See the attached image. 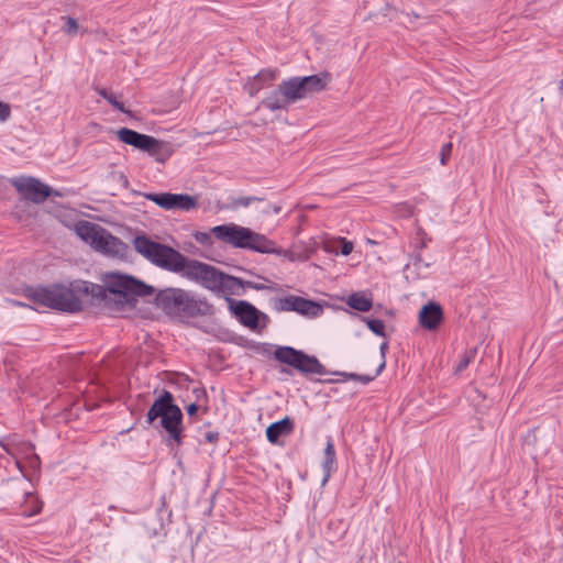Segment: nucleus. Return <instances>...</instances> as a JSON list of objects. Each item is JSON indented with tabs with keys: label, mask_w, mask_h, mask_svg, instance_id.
<instances>
[{
	"label": "nucleus",
	"mask_w": 563,
	"mask_h": 563,
	"mask_svg": "<svg viewBox=\"0 0 563 563\" xmlns=\"http://www.w3.org/2000/svg\"><path fill=\"white\" fill-rule=\"evenodd\" d=\"M104 287L78 280L69 287L54 285L52 287L33 288L29 290L27 297L38 307L56 309L66 312H77L82 309V297L106 296L109 291L114 295H122L126 299L135 296L144 297L152 295L153 287L128 275L110 273L104 276Z\"/></svg>",
	"instance_id": "obj_1"
},
{
	"label": "nucleus",
	"mask_w": 563,
	"mask_h": 563,
	"mask_svg": "<svg viewBox=\"0 0 563 563\" xmlns=\"http://www.w3.org/2000/svg\"><path fill=\"white\" fill-rule=\"evenodd\" d=\"M161 418L162 427L168 432L169 438L180 443L183 413L178 406L174 404L172 393L164 390L154 401L146 415V421L152 423Z\"/></svg>",
	"instance_id": "obj_2"
},
{
	"label": "nucleus",
	"mask_w": 563,
	"mask_h": 563,
	"mask_svg": "<svg viewBox=\"0 0 563 563\" xmlns=\"http://www.w3.org/2000/svg\"><path fill=\"white\" fill-rule=\"evenodd\" d=\"M118 140L140 151L154 156L155 161L164 164L174 153L172 145L154 136L139 133L129 128H121L115 131Z\"/></svg>",
	"instance_id": "obj_3"
},
{
	"label": "nucleus",
	"mask_w": 563,
	"mask_h": 563,
	"mask_svg": "<svg viewBox=\"0 0 563 563\" xmlns=\"http://www.w3.org/2000/svg\"><path fill=\"white\" fill-rule=\"evenodd\" d=\"M274 357L278 362L294 367L306 376L313 374H328L327 368L319 362L316 356L308 355L302 351L296 350L291 346H278L274 351Z\"/></svg>",
	"instance_id": "obj_4"
},
{
	"label": "nucleus",
	"mask_w": 563,
	"mask_h": 563,
	"mask_svg": "<svg viewBox=\"0 0 563 563\" xmlns=\"http://www.w3.org/2000/svg\"><path fill=\"white\" fill-rule=\"evenodd\" d=\"M278 86L291 104L323 90L327 86V80L325 76L321 75L291 77L287 80H283Z\"/></svg>",
	"instance_id": "obj_5"
},
{
	"label": "nucleus",
	"mask_w": 563,
	"mask_h": 563,
	"mask_svg": "<svg viewBox=\"0 0 563 563\" xmlns=\"http://www.w3.org/2000/svg\"><path fill=\"white\" fill-rule=\"evenodd\" d=\"M136 251L161 268L184 272L187 275L190 261L186 260L176 249H136Z\"/></svg>",
	"instance_id": "obj_6"
},
{
	"label": "nucleus",
	"mask_w": 563,
	"mask_h": 563,
	"mask_svg": "<svg viewBox=\"0 0 563 563\" xmlns=\"http://www.w3.org/2000/svg\"><path fill=\"white\" fill-rule=\"evenodd\" d=\"M274 309L279 312H297L307 318H316L323 312V307L319 302L295 295L276 298Z\"/></svg>",
	"instance_id": "obj_7"
},
{
	"label": "nucleus",
	"mask_w": 563,
	"mask_h": 563,
	"mask_svg": "<svg viewBox=\"0 0 563 563\" xmlns=\"http://www.w3.org/2000/svg\"><path fill=\"white\" fill-rule=\"evenodd\" d=\"M11 185L24 199L34 203H42L52 195V190L47 185L31 176L12 178Z\"/></svg>",
	"instance_id": "obj_8"
},
{
	"label": "nucleus",
	"mask_w": 563,
	"mask_h": 563,
	"mask_svg": "<svg viewBox=\"0 0 563 563\" xmlns=\"http://www.w3.org/2000/svg\"><path fill=\"white\" fill-rule=\"evenodd\" d=\"M74 230L90 246H117V239L97 223L82 220L75 224Z\"/></svg>",
	"instance_id": "obj_9"
},
{
	"label": "nucleus",
	"mask_w": 563,
	"mask_h": 563,
	"mask_svg": "<svg viewBox=\"0 0 563 563\" xmlns=\"http://www.w3.org/2000/svg\"><path fill=\"white\" fill-rule=\"evenodd\" d=\"M143 197L164 210H184L189 211L196 208L197 202L196 199L187 194H170V192H161L153 194L147 192L144 194Z\"/></svg>",
	"instance_id": "obj_10"
},
{
	"label": "nucleus",
	"mask_w": 563,
	"mask_h": 563,
	"mask_svg": "<svg viewBox=\"0 0 563 563\" xmlns=\"http://www.w3.org/2000/svg\"><path fill=\"white\" fill-rule=\"evenodd\" d=\"M187 276L200 280L205 287L211 290L219 291L225 274L208 264H203L198 261H190L187 269Z\"/></svg>",
	"instance_id": "obj_11"
},
{
	"label": "nucleus",
	"mask_w": 563,
	"mask_h": 563,
	"mask_svg": "<svg viewBox=\"0 0 563 563\" xmlns=\"http://www.w3.org/2000/svg\"><path fill=\"white\" fill-rule=\"evenodd\" d=\"M158 303L169 313L187 312L191 308V299L188 292L181 289H166L157 297Z\"/></svg>",
	"instance_id": "obj_12"
},
{
	"label": "nucleus",
	"mask_w": 563,
	"mask_h": 563,
	"mask_svg": "<svg viewBox=\"0 0 563 563\" xmlns=\"http://www.w3.org/2000/svg\"><path fill=\"white\" fill-rule=\"evenodd\" d=\"M211 233L221 242L232 246H246V229L235 224H222L211 229Z\"/></svg>",
	"instance_id": "obj_13"
},
{
	"label": "nucleus",
	"mask_w": 563,
	"mask_h": 563,
	"mask_svg": "<svg viewBox=\"0 0 563 563\" xmlns=\"http://www.w3.org/2000/svg\"><path fill=\"white\" fill-rule=\"evenodd\" d=\"M443 319V311L439 303L429 302L419 312V322L427 330H435Z\"/></svg>",
	"instance_id": "obj_14"
},
{
	"label": "nucleus",
	"mask_w": 563,
	"mask_h": 563,
	"mask_svg": "<svg viewBox=\"0 0 563 563\" xmlns=\"http://www.w3.org/2000/svg\"><path fill=\"white\" fill-rule=\"evenodd\" d=\"M294 421L289 417L276 421L266 429L267 440L275 444L280 437H287L294 431Z\"/></svg>",
	"instance_id": "obj_15"
},
{
	"label": "nucleus",
	"mask_w": 563,
	"mask_h": 563,
	"mask_svg": "<svg viewBox=\"0 0 563 563\" xmlns=\"http://www.w3.org/2000/svg\"><path fill=\"white\" fill-rule=\"evenodd\" d=\"M346 305L354 310L367 312L373 307V295L371 291H356L346 299Z\"/></svg>",
	"instance_id": "obj_16"
},
{
	"label": "nucleus",
	"mask_w": 563,
	"mask_h": 563,
	"mask_svg": "<svg viewBox=\"0 0 563 563\" xmlns=\"http://www.w3.org/2000/svg\"><path fill=\"white\" fill-rule=\"evenodd\" d=\"M276 69L266 68L260 70L253 78L252 81H249V93L253 95L260 91L266 84H269L276 79Z\"/></svg>",
	"instance_id": "obj_17"
},
{
	"label": "nucleus",
	"mask_w": 563,
	"mask_h": 563,
	"mask_svg": "<svg viewBox=\"0 0 563 563\" xmlns=\"http://www.w3.org/2000/svg\"><path fill=\"white\" fill-rule=\"evenodd\" d=\"M269 318L253 305L249 303V330L261 333L266 328Z\"/></svg>",
	"instance_id": "obj_18"
},
{
	"label": "nucleus",
	"mask_w": 563,
	"mask_h": 563,
	"mask_svg": "<svg viewBox=\"0 0 563 563\" xmlns=\"http://www.w3.org/2000/svg\"><path fill=\"white\" fill-rule=\"evenodd\" d=\"M289 104L279 87L263 101V107L272 111L287 109Z\"/></svg>",
	"instance_id": "obj_19"
},
{
	"label": "nucleus",
	"mask_w": 563,
	"mask_h": 563,
	"mask_svg": "<svg viewBox=\"0 0 563 563\" xmlns=\"http://www.w3.org/2000/svg\"><path fill=\"white\" fill-rule=\"evenodd\" d=\"M244 289L242 280L225 275L223 283L221 284V288L218 292H222L225 297H229L230 295H239L241 290Z\"/></svg>",
	"instance_id": "obj_20"
},
{
	"label": "nucleus",
	"mask_w": 563,
	"mask_h": 563,
	"mask_svg": "<svg viewBox=\"0 0 563 563\" xmlns=\"http://www.w3.org/2000/svg\"><path fill=\"white\" fill-rule=\"evenodd\" d=\"M42 510V501L32 493L25 494V501L23 504V516L32 517Z\"/></svg>",
	"instance_id": "obj_21"
},
{
	"label": "nucleus",
	"mask_w": 563,
	"mask_h": 563,
	"mask_svg": "<svg viewBox=\"0 0 563 563\" xmlns=\"http://www.w3.org/2000/svg\"><path fill=\"white\" fill-rule=\"evenodd\" d=\"M335 462V450L333 442L331 440H328L325 449H324V462H323V470H324V478L323 482H327L330 477V473L333 470Z\"/></svg>",
	"instance_id": "obj_22"
},
{
	"label": "nucleus",
	"mask_w": 563,
	"mask_h": 563,
	"mask_svg": "<svg viewBox=\"0 0 563 563\" xmlns=\"http://www.w3.org/2000/svg\"><path fill=\"white\" fill-rule=\"evenodd\" d=\"M225 300L228 301L232 313L240 320L242 324L246 325V301H235L230 297H225Z\"/></svg>",
	"instance_id": "obj_23"
},
{
	"label": "nucleus",
	"mask_w": 563,
	"mask_h": 563,
	"mask_svg": "<svg viewBox=\"0 0 563 563\" xmlns=\"http://www.w3.org/2000/svg\"><path fill=\"white\" fill-rule=\"evenodd\" d=\"M26 449L31 452V455L27 456L26 461H22L21 459L16 460V465L21 472L24 473L25 467L32 468L33 471H37L40 468V457L34 452L33 445H26Z\"/></svg>",
	"instance_id": "obj_24"
},
{
	"label": "nucleus",
	"mask_w": 563,
	"mask_h": 563,
	"mask_svg": "<svg viewBox=\"0 0 563 563\" xmlns=\"http://www.w3.org/2000/svg\"><path fill=\"white\" fill-rule=\"evenodd\" d=\"M247 201H249V206H251L252 203H255V209L265 214H276L279 211V208L272 207L269 202L257 199V198H252L249 196Z\"/></svg>",
	"instance_id": "obj_25"
},
{
	"label": "nucleus",
	"mask_w": 563,
	"mask_h": 563,
	"mask_svg": "<svg viewBox=\"0 0 563 563\" xmlns=\"http://www.w3.org/2000/svg\"><path fill=\"white\" fill-rule=\"evenodd\" d=\"M476 354V349H471L466 351L461 357V361L455 368V373H461L462 371H464L468 366V364L475 358Z\"/></svg>",
	"instance_id": "obj_26"
},
{
	"label": "nucleus",
	"mask_w": 563,
	"mask_h": 563,
	"mask_svg": "<svg viewBox=\"0 0 563 563\" xmlns=\"http://www.w3.org/2000/svg\"><path fill=\"white\" fill-rule=\"evenodd\" d=\"M97 92H98V95H99V96H101L102 98H104L109 103H111L115 109H118V110H120V111H122V112H124V111H125V110H124V106H123V103L119 102V101L115 99V97H114V95H113V93L108 92V91H107L106 89H103V88H98V89H97Z\"/></svg>",
	"instance_id": "obj_27"
},
{
	"label": "nucleus",
	"mask_w": 563,
	"mask_h": 563,
	"mask_svg": "<svg viewBox=\"0 0 563 563\" xmlns=\"http://www.w3.org/2000/svg\"><path fill=\"white\" fill-rule=\"evenodd\" d=\"M367 327L377 335L385 336V323L379 319H366Z\"/></svg>",
	"instance_id": "obj_28"
},
{
	"label": "nucleus",
	"mask_w": 563,
	"mask_h": 563,
	"mask_svg": "<svg viewBox=\"0 0 563 563\" xmlns=\"http://www.w3.org/2000/svg\"><path fill=\"white\" fill-rule=\"evenodd\" d=\"M63 20H65L63 31L68 35H75L79 30L77 20L71 16H64Z\"/></svg>",
	"instance_id": "obj_29"
},
{
	"label": "nucleus",
	"mask_w": 563,
	"mask_h": 563,
	"mask_svg": "<svg viewBox=\"0 0 563 563\" xmlns=\"http://www.w3.org/2000/svg\"><path fill=\"white\" fill-rule=\"evenodd\" d=\"M252 246H267L265 235L257 234L249 230V247Z\"/></svg>",
	"instance_id": "obj_30"
},
{
	"label": "nucleus",
	"mask_w": 563,
	"mask_h": 563,
	"mask_svg": "<svg viewBox=\"0 0 563 563\" xmlns=\"http://www.w3.org/2000/svg\"><path fill=\"white\" fill-rule=\"evenodd\" d=\"M342 375L345 376L346 378L358 380L365 385V384H368L369 382H372L379 374H376V372H375L373 375H358V374H344V373Z\"/></svg>",
	"instance_id": "obj_31"
},
{
	"label": "nucleus",
	"mask_w": 563,
	"mask_h": 563,
	"mask_svg": "<svg viewBox=\"0 0 563 563\" xmlns=\"http://www.w3.org/2000/svg\"><path fill=\"white\" fill-rule=\"evenodd\" d=\"M211 235H213L211 233V231L210 232H196L194 234V238L197 243L209 244V243H211Z\"/></svg>",
	"instance_id": "obj_32"
},
{
	"label": "nucleus",
	"mask_w": 563,
	"mask_h": 563,
	"mask_svg": "<svg viewBox=\"0 0 563 563\" xmlns=\"http://www.w3.org/2000/svg\"><path fill=\"white\" fill-rule=\"evenodd\" d=\"M388 349V343L387 342H384L380 344V355H382V361L378 365V367L376 368V374H380L383 372V369L385 368L386 366V360H385V356H386V351Z\"/></svg>",
	"instance_id": "obj_33"
},
{
	"label": "nucleus",
	"mask_w": 563,
	"mask_h": 563,
	"mask_svg": "<svg viewBox=\"0 0 563 563\" xmlns=\"http://www.w3.org/2000/svg\"><path fill=\"white\" fill-rule=\"evenodd\" d=\"M253 250L257 251L260 253H269V252L278 251V254H283L284 256L292 258L291 251L289 249H262V247H258V249H253Z\"/></svg>",
	"instance_id": "obj_34"
},
{
	"label": "nucleus",
	"mask_w": 563,
	"mask_h": 563,
	"mask_svg": "<svg viewBox=\"0 0 563 563\" xmlns=\"http://www.w3.org/2000/svg\"><path fill=\"white\" fill-rule=\"evenodd\" d=\"M135 246H155V247H158V246H165V245L161 244V243H156V242H151L145 236H137L136 240H135Z\"/></svg>",
	"instance_id": "obj_35"
},
{
	"label": "nucleus",
	"mask_w": 563,
	"mask_h": 563,
	"mask_svg": "<svg viewBox=\"0 0 563 563\" xmlns=\"http://www.w3.org/2000/svg\"><path fill=\"white\" fill-rule=\"evenodd\" d=\"M451 151H452V143H445L443 144L442 148H441V164L442 165H445L446 162H448V158L450 157L451 155Z\"/></svg>",
	"instance_id": "obj_36"
},
{
	"label": "nucleus",
	"mask_w": 563,
	"mask_h": 563,
	"mask_svg": "<svg viewBox=\"0 0 563 563\" xmlns=\"http://www.w3.org/2000/svg\"><path fill=\"white\" fill-rule=\"evenodd\" d=\"M11 110L8 103L0 101V121L4 122L9 119Z\"/></svg>",
	"instance_id": "obj_37"
},
{
	"label": "nucleus",
	"mask_w": 563,
	"mask_h": 563,
	"mask_svg": "<svg viewBox=\"0 0 563 563\" xmlns=\"http://www.w3.org/2000/svg\"><path fill=\"white\" fill-rule=\"evenodd\" d=\"M323 246H336V244H333V242L331 240H327V241H323ZM338 246H344V247L353 246V243L351 241H347V240L341 238V239H339Z\"/></svg>",
	"instance_id": "obj_38"
},
{
	"label": "nucleus",
	"mask_w": 563,
	"mask_h": 563,
	"mask_svg": "<svg viewBox=\"0 0 563 563\" xmlns=\"http://www.w3.org/2000/svg\"><path fill=\"white\" fill-rule=\"evenodd\" d=\"M26 445H31V444L30 443H25L19 450V454L23 455V457H20L22 461H26L27 456L31 455V452L26 449Z\"/></svg>",
	"instance_id": "obj_39"
},
{
	"label": "nucleus",
	"mask_w": 563,
	"mask_h": 563,
	"mask_svg": "<svg viewBox=\"0 0 563 563\" xmlns=\"http://www.w3.org/2000/svg\"><path fill=\"white\" fill-rule=\"evenodd\" d=\"M203 437H205V440L210 443L216 442L218 440V433H216V432H210V431L206 432L203 434Z\"/></svg>",
	"instance_id": "obj_40"
},
{
	"label": "nucleus",
	"mask_w": 563,
	"mask_h": 563,
	"mask_svg": "<svg viewBox=\"0 0 563 563\" xmlns=\"http://www.w3.org/2000/svg\"><path fill=\"white\" fill-rule=\"evenodd\" d=\"M249 288H254V289H266V288H269L268 286H265L264 284H255L254 280L250 279L249 278Z\"/></svg>",
	"instance_id": "obj_41"
},
{
	"label": "nucleus",
	"mask_w": 563,
	"mask_h": 563,
	"mask_svg": "<svg viewBox=\"0 0 563 563\" xmlns=\"http://www.w3.org/2000/svg\"><path fill=\"white\" fill-rule=\"evenodd\" d=\"M198 411V406L196 404H190L188 407H187V413L189 416H194L196 415V412Z\"/></svg>",
	"instance_id": "obj_42"
},
{
	"label": "nucleus",
	"mask_w": 563,
	"mask_h": 563,
	"mask_svg": "<svg viewBox=\"0 0 563 563\" xmlns=\"http://www.w3.org/2000/svg\"><path fill=\"white\" fill-rule=\"evenodd\" d=\"M340 250H341L340 254H342L344 256H347L353 251V249H340Z\"/></svg>",
	"instance_id": "obj_43"
},
{
	"label": "nucleus",
	"mask_w": 563,
	"mask_h": 563,
	"mask_svg": "<svg viewBox=\"0 0 563 563\" xmlns=\"http://www.w3.org/2000/svg\"><path fill=\"white\" fill-rule=\"evenodd\" d=\"M96 250L102 252L103 254H110L113 249L104 247V249H96Z\"/></svg>",
	"instance_id": "obj_44"
},
{
	"label": "nucleus",
	"mask_w": 563,
	"mask_h": 563,
	"mask_svg": "<svg viewBox=\"0 0 563 563\" xmlns=\"http://www.w3.org/2000/svg\"><path fill=\"white\" fill-rule=\"evenodd\" d=\"M559 90L563 92V79L559 81Z\"/></svg>",
	"instance_id": "obj_45"
},
{
	"label": "nucleus",
	"mask_w": 563,
	"mask_h": 563,
	"mask_svg": "<svg viewBox=\"0 0 563 563\" xmlns=\"http://www.w3.org/2000/svg\"><path fill=\"white\" fill-rule=\"evenodd\" d=\"M308 249H305V254L302 255L303 258H308L309 254L307 253Z\"/></svg>",
	"instance_id": "obj_46"
}]
</instances>
